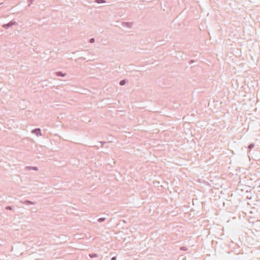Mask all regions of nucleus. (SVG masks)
Here are the masks:
<instances>
[{
	"label": "nucleus",
	"instance_id": "obj_1",
	"mask_svg": "<svg viewBox=\"0 0 260 260\" xmlns=\"http://www.w3.org/2000/svg\"><path fill=\"white\" fill-rule=\"evenodd\" d=\"M16 22L15 21H11L7 24H5L2 25V27L5 29H8L9 27L12 26L14 25H15Z\"/></svg>",
	"mask_w": 260,
	"mask_h": 260
},
{
	"label": "nucleus",
	"instance_id": "obj_2",
	"mask_svg": "<svg viewBox=\"0 0 260 260\" xmlns=\"http://www.w3.org/2000/svg\"><path fill=\"white\" fill-rule=\"evenodd\" d=\"M121 25L124 27H126L128 28H131L132 27V26L133 24V22H122L121 23Z\"/></svg>",
	"mask_w": 260,
	"mask_h": 260
},
{
	"label": "nucleus",
	"instance_id": "obj_3",
	"mask_svg": "<svg viewBox=\"0 0 260 260\" xmlns=\"http://www.w3.org/2000/svg\"><path fill=\"white\" fill-rule=\"evenodd\" d=\"M31 133L36 134L37 136H40L42 135L41 129L39 128H37L32 129Z\"/></svg>",
	"mask_w": 260,
	"mask_h": 260
},
{
	"label": "nucleus",
	"instance_id": "obj_4",
	"mask_svg": "<svg viewBox=\"0 0 260 260\" xmlns=\"http://www.w3.org/2000/svg\"><path fill=\"white\" fill-rule=\"evenodd\" d=\"M25 170H35V171H38V168L37 167H26Z\"/></svg>",
	"mask_w": 260,
	"mask_h": 260
},
{
	"label": "nucleus",
	"instance_id": "obj_5",
	"mask_svg": "<svg viewBox=\"0 0 260 260\" xmlns=\"http://www.w3.org/2000/svg\"><path fill=\"white\" fill-rule=\"evenodd\" d=\"M56 74L57 76H62V77H64L66 75V73H63L61 72H56Z\"/></svg>",
	"mask_w": 260,
	"mask_h": 260
},
{
	"label": "nucleus",
	"instance_id": "obj_6",
	"mask_svg": "<svg viewBox=\"0 0 260 260\" xmlns=\"http://www.w3.org/2000/svg\"><path fill=\"white\" fill-rule=\"evenodd\" d=\"M24 204H31V205H35L36 204L35 202H31L30 201L28 200H25L24 202Z\"/></svg>",
	"mask_w": 260,
	"mask_h": 260
},
{
	"label": "nucleus",
	"instance_id": "obj_7",
	"mask_svg": "<svg viewBox=\"0 0 260 260\" xmlns=\"http://www.w3.org/2000/svg\"><path fill=\"white\" fill-rule=\"evenodd\" d=\"M94 2L98 4H101L106 3V1L105 0H95Z\"/></svg>",
	"mask_w": 260,
	"mask_h": 260
},
{
	"label": "nucleus",
	"instance_id": "obj_8",
	"mask_svg": "<svg viewBox=\"0 0 260 260\" xmlns=\"http://www.w3.org/2000/svg\"><path fill=\"white\" fill-rule=\"evenodd\" d=\"M89 256L91 258L96 257L98 256V255L95 253H92V254H90Z\"/></svg>",
	"mask_w": 260,
	"mask_h": 260
},
{
	"label": "nucleus",
	"instance_id": "obj_9",
	"mask_svg": "<svg viewBox=\"0 0 260 260\" xmlns=\"http://www.w3.org/2000/svg\"><path fill=\"white\" fill-rule=\"evenodd\" d=\"M28 2L29 3L28 5V7H30V5L32 4L34 0H27Z\"/></svg>",
	"mask_w": 260,
	"mask_h": 260
},
{
	"label": "nucleus",
	"instance_id": "obj_10",
	"mask_svg": "<svg viewBox=\"0 0 260 260\" xmlns=\"http://www.w3.org/2000/svg\"><path fill=\"white\" fill-rule=\"evenodd\" d=\"M106 218H100L98 221L100 222H102L105 220Z\"/></svg>",
	"mask_w": 260,
	"mask_h": 260
},
{
	"label": "nucleus",
	"instance_id": "obj_11",
	"mask_svg": "<svg viewBox=\"0 0 260 260\" xmlns=\"http://www.w3.org/2000/svg\"><path fill=\"white\" fill-rule=\"evenodd\" d=\"M95 42V39L94 38H91L89 41V42L90 43H93L94 42Z\"/></svg>",
	"mask_w": 260,
	"mask_h": 260
},
{
	"label": "nucleus",
	"instance_id": "obj_12",
	"mask_svg": "<svg viewBox=\"0 0 260 260\" xmlns=\"http://www.w3.org/2000/svg\"><path fill=\"white\" fill-rule=\"evenodd\" d=\"M13 208L12 206H7L6 207V209L8 210H12Z\"/></svg>",
	"mask_w": 260,
	"mask_h": 260
},
{
	"label": "nucleus",
	"instance_id": "obj_13",
	"mask_svg": "<svg viewBox=\"0 0 260 260\" xmlns=\"http://www.w3.org/2000/svg\"><path fill=\"white\" fill-rule=\"evenodd\" d=\"M125 83V81L124 80H122V81H120V84L121 85H123Z\"/></svg>",
	"mask_w": 260,
	"mask_h": 260
},
{
	"label": "nucleus",
	"instance_id": "obj_14",
	"mask_svg": "<svg viewBox=\"0 0 260 260\" xmlns=\"http://www.w3.org/2000/svg\"><path fill=\"white\" fill-rule=\"evenodd\" d=\"M116 24H115V26H119V25H119V21H116Z\"/></svg>",
	"mask_w": 260,
	"mask_h": 260
},
{
	"label": "nucleus",
	"instance_id": "obj_15",
	"mask_svg": "<svg viewBox=\"0 0 260 260\" xmlns=\"http://www.w3.org/2000/svg\"><path fill=\"white\" fill-rule=\"evenodd\" d=\"M106 142H99V143H101L102 145H103L104 144H105Z\"/></svg>",
	"mask_w": 260,
	"mask_h": 260
},
{
	"label": "nucleus",
	"instance_id": "obj_16",
	"mask_svg": "<svg viewBox=\"0 0 260 260\" xmlns=\"http://www.w3.org/2000/svg\"><path fill=\"white\" fill-rule=\"evenodd\" d=\"M193 62H194V61H193V60H190L189 61V63L190 64L192 63H193Z\"/></svg>",
	"mask_w": 260,
	"mask_h": 260
},
{
	"label": "nucleus",
	"instance_id": "obj_17",
	"mask_svg": "<svg viewBox=\"0 0 260 260\" xmlns=\"http://www.w3.org/2000/svg\"><path fill=\"white\" fill-rule=\"evenodd\" d=\"M111 260H114V257H112L111 258Z\"/></svg>",
	"mask_w": 260,
	"mask_h": 260
},
{
	"label": "nucleus",
	"instance_id": "obj_18",
	"mask_svg": "<svg viewBox=\"0 0 260 260\" xmlns=\"http://www.w3.org/2000/svg\"><path fill=\"white\" fill-rule=\"evenodd\" d=\"M148 64H149L148 63H146V64H145V65L147 66V65H148Z\"/></svg>",
	"mask_w": 260,
	"mask_h": 260
},
{
	"label": "nucleus",
	"instance_id": "obj_19",
	"mask_svg": "<svg viewBox=\"0 0 260 260\" xmlns=\"http://www.w3.org/2000/svg\"><path fill=\"white\" fill-rule=\"evenodd\" d=\"M1 5V4H0V5Z\"/></svg>",
	"mask_w": 260,
	"mask_h": 260
}]
</instances>
